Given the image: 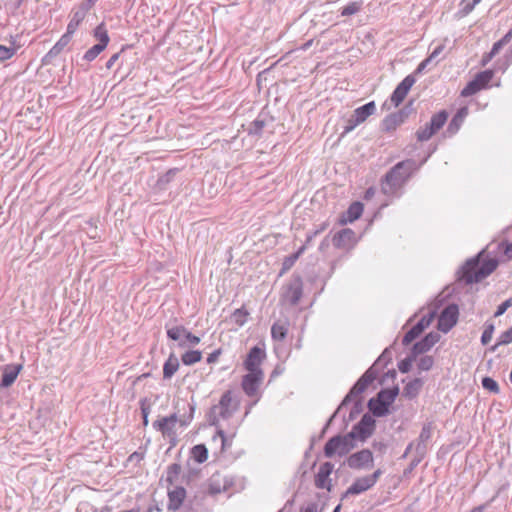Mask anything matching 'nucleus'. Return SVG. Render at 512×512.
<instances>
[{
    "label": "nucleus",
    "mask_w": 512,
    "mask_h": 512,
    "mask_svg": "<svg viewBox=\"0 0 512 512\" xmlns=\"http://www.w3.org/2000/svg\"><path fill=\"white\" fill-rule=\"evenodd\" d=\"M414 160L408 159L397 163L385 176L382 182V191L386 195H396L402 188L411 173L417 169Z\"/></svg>",
    "instance_id": "1"
},
{
    "label": "nucleus",
    "mask_w": 512,
    "mask_h": 512,
    "mask_svg": "<svg viewBox=\"0 0 512 512\" xmlns=\"http://www.w3.org/2000/svg\"><path fill=\"white\" fill-rule=\"evenodd\" d=\"M239 408V401L233 396L232 391H226L219 402L213 405L208 413L211 425L220 426L221 422L228 421Z\"/></svg>",
    "instance_id": "2"
},
{
    "label": "nucleus",
    "mask_w": 512,
    "mask_h": 512,
    "mask_svg": "<svg viewBox=\"0 0 512 512\" xmlns=\"http://www.w3.org/2000/svg\"><path fill=\"white\" fill-rule=\"evenodd\" d=\"M481 254L469 259L462 268L463 278L469 284L480 282L497 268L498 262L495 259H488L480 264Z\"/></svg>",
    "instance_id": "3"
},
{
    "label": "nucleus",
    "mask_w": 512,
    "mask_h": 512,
    "mask_svg": "<svg viewBox=\"0 0 512 512\" xmlns=\"http://www.w3.org/2000/svg\"><path fill=\"white\" fill-rule=\"evenodd\" d=\"M377 378V371L374 366L370 367L355 383L349 394L344 398L338 411L342 410L349 403L354 402L355 410L358 411L361 406L360 395L365 391L370 383Z\"/></svg>",
    "instance_id": "4"
},
{
    "label": "nucleus",
    "mask_w": 512,
    "mask_h": 512,
    "mask_svg": "<svg viewBox=\"0 0 512 512\" xmlns=\"http://www.w3.org/2000/svg\"><path fill=\"white\" fill-rule=\"evenodd\" d=\"M354 433H348L344 436H334L327 441L324 447L326 457L338 455L340 457L347 455L354 448Z\"/></svg>",
    "instance_id": "5"
},
{
    "label": "nucleus",
    "mask_w": 512,
    "mask_h": 512,
    "mask_svg": "<svg viewBox=\"0 0 512 512\" xmlns=\"http://www.w3.org/2000/svg\"><path fill=\"white\" fill-rule=\"evenodd\" d=\"M94 37L99 41V43L92 46L88 49L84 54V59L86 61H93L108 45L109 43V35L103 23L99 24L94 30Z\"/></svg>",
    "instance_id": "6"
},
{
    "label": "nucleus",
    "mask_w": 512,
    "mask_h": 512,
    "mask_svg": "<svg viewBox=\"0 0 512 512\" xmlns=\"http://www.w3.org/2000/svg\"><path fill=\"white\" fill-rule=\"evenodd\" d=\"M346 463L349 468L354 470H368L374 466L373 453L368 449L351 454Z\"/></svg>",
    "instance_id": "7"
},
{
    "label": "nucleus",
    "mask_w": 512,
    "mask_h": 512,
    "mask_svg": "<svg viewBox=\"0 0 512 512\" xmlns=\"http://www.w3.org/2000/svg\"><path fill=\"white\" fill-rule=\"evenodd\" d=\"M375 111L376 105L373 101L355 109L353 115L347 121V126L344 129V133L351 132L358 125L363 123L369 116L374 114Z\"/></svg>",
    "instance_id": "8"
},
{
    "label": "nucleus",
    "mask_w": 512,
    "mask_h": 512,
    "mask_svg": "<svg viewBox=\"0 0 512 512\" xmlns=\"http://www.w3.org/2000/svg\"><path fill=\"white\" fill-rule=\"evenodd\" d=\"M458 314L459 312L456 305L447 306L438 318V329L444 333L450 331L457 323Z\"/></svg>",
    "instance_id": "9"
},
{
    "label": "nucleus",
    "mask_w": 512,
    "mask_h": 512,
    "mask_svg": "<svg viewBox=\"0 0 512 512\" xmlns=\"http://www.w3.org/2000/svg\"><path fill=\"white\" fill-rule=\"evenodd\" d=\"M266 354L265 351L258 346H254L250 349L245 361L244 367L248 372L257 373L263 372L261 369V364L265 359Z\"/></svg>",
    "instance_id": "10"
},
{
    "label": "nucleus",
    "mask_w": 512,
    "mask_h": 512,
    "mask_svg": "<svg viewBox=\"0 0 512 512\" xmlns=\"http://www.w3.org/2000/svg\"><path fill=\"white\" fill-rule=\"evenodd\" d=\"M264 373L257 372L252 373L248 372L242 379V389L245 394L249 397H254L257 395L258 389L263 382Z\"/></svg>",
    "instance_id": "11"
},
{
    "label": "nucleus",
    "mask_w": 512,
    "mask_h": 512,
    "mask_svg": "<svg viewBox=\"0 0 512 512\" xmlns=\"http://www.w3.org/2000/svg\"><path fill=\"white\" fill-rule=\"evenodd\" d=\"M374 426L375 420L370 415L365 414L350 433H354V439L360 438L361 440H365L373 433Z\"/></svg>",
    "instance_id": "12"
},
{
    "label": "nucleus",
    "mask_w": 512,
    "mask_h": 512,
    "mask_svg": "<svg viewBox=\"0 0 512 512\" xmlns=\"http://www.w3.org/2000/svg\"><path fill=\"white\" fill-rule=\"evenodd\" d=\"M178 422L176 414H172L167 417H163L153 422V427L162 433L164 437L175 436V427Z\"/></svg>",
    "instance_id": "13"
},
{
    "label": "nucleus",
    "mask_w": 512,
    "mask_h": 512,
    "mask_svg": "<svg viewBox=\"0 0 512 512\" xmlns=\"http://www.w3.org/2000/svg\"><path fill=\"white\" fill-rule=\"evenodd\" d=\"M415 83V78L412 75L406 76L396 87L394 92L391 95V102L394 106L400 105V103L405 99L409 90Z\"/></svg>",
    "instance_id": "14"
},
{
    "label": "nucleus",
    "mask_w": 512,
    "mask_h": 512,
    "mask_svg": "<svg viewBox=\"0 0 512 512\" xmlns=\"http://www.w3.org/2000/svg\"><path fill=\"white\" fill-rule=\"evenodd\" d=\"M334 469V465L330 462L323 463L315 476V485L319 489L331 490L330 475Z\"/></svg>",
    "instance_id": "15"
},
{
    "label": "nucleus",
    "mask_w": 512,
    "mask_h": 512,
    "mask_svg": "<svg viewBox=\"0 0 512 512\" xmlns=\"http://www.w3.org/2000/svg\"><path fill=\"white\" fill-rule=\"evenodd\" d=\"M302 297V282L299 278L291 281L283 292V300L291 305H295Z\"/></svg>",
    "instance_id": "16"
},
{
    "label": "nucleus",
    "mask_w": 512,
    "mask_h": 512,
    "mask_svg": "<svg viewBox=\"0 0 512 512\" xmlns=\"http://www.w3.org/2000/svg\"><path fill=\"white\" fill-rule=\"evenodd\" d=\"M440 339L436 332L428 333L422 340L416 342L412 347V354L416 357L419 354L429 351Z\"/></svg>",
    "instance_id": "17"
},
{
    "label": "nucleus",
    "mask_w": 512,
    "mask_h": 512,
    "mask_svg": "<svg viewBox=\"0 0 512 512\" xmlns=\"http://www.w3.org/2000/svg\"><path fill=\"white\" fill-rule=\"evenodd\" d=\"M433 427L431 423H427L422 427L418 442L415 444V451L417 455L422 458L427 449V444L431 440Z\"/></svg>",
    "instance_id": "18"
},
{
    "label": "nucleus",
    "mask_w": 512,
    "mask_h": 512,
    "mask_svg": "<svg viewBox=\"0 0 512 512\" xmlns=\"http://www.w3.org/2000/svg\"><path fill=\"white\" fill-rule=\"evenodd\" d=\"M373 487L372 483L368 479L367 476H362L356 478L350 487L345 491L342 498H346L350 495H359L371 489Z\"/></svg>",
    "instance_id": "19"
},
{
    "label": "nucleus",
    "mask_w": 512,
    "mask_h": 512,
    "mask_svg": "<svg viewBox=\"0 0 512 512\" xmlns=\"http://www.w3.org/2000/svg\"><path fill=\"white\" fill-rule=\"evenodd\" d=\"M406 114L404 111H398L396 113H392L384 118L382 122V128L386 132L394 131L398 126H400L405 120Z\"/></svg>",
    "instance_id": "20"
},
{
    "label": "nucleus",
    "mask_w": 512,
    "mask_h": 512,
    "mask_svg": "<svg viewBox=\"0 0 512 512\" xmlns=\"http://www.w3.org/2000/svg\"><path fill=\"white\" fill-rule=\"evenodd\" d=\"M72 39V35L69 33H65L61 36V38L55 43V45L48 51V53L43 58L45 63H48L51 59L59 55L63 49L70 43Z\"/></svg>",
    "instance_id": "21"
},
{
    "label": "nucleus",
    "mask_w": 512,
    "mask_h": 512,
    "mask_svg": "<svg viewBox=\"0 0 512 512\" xmlns=\"http://www.w3.org/2000/svg\"><path fill=\"white\" fill-rule=\"evenodd\" d=\"M467 115H468V108L461 107L457 111V113L454 115V117L451 119V121L447 127L446 133L449 136L456 134L459 131L460 127L462 126Z\"/></svg>",
    "instance_id": "22"
},
{
    "label": "nucleus",
    "mask_w": 512,
    "mask_h": 512,
    "mask_svg": "<svg viewBox=\"0 0 512 512\" xmlns=\"http://www.w3.org/2000/svg\"><path fill=\"white\" fill-rule=\"evenodd\" d=\"M355 233L351 229H343L333 237V244L338 248H346L354 242Z\"/></svg>",
    "instance_id": "23"
},
{
    "label": "nucleus",
    "mask_w": 512,
    "mask_h": 512,
    "mask_svg": "<svg viewBox=\"0 0 512 512\" xmlns=\"http://www.w3.org/2000/svg\"><path fill=\"white\" fill-rule=\"evenodd\" d=\"M21 368H22L21 365L6 366L2 373L0 386L3 388H7V387L11 386L15 382Z\"/></svg>",
    "instance_id": "24"
},
{
    "label": "nucleus",
    "mask_w": 512,
    "mask_h": 512,
    "mask_svg": "<svg viewBox=\"0 0 512 512\" xmlns=\"http://www.w3.org/2000/svg\"><path fill=\"white\" fill-rule=\"evenodd\" d=\"M169 504L170 510H177L185 499L186 491L182 487H177L173 491L169 492Z\"/></svg>",
    "instance_id": "25"
},
{
    "label": "nucleus",
    "mask_w": 512,
    "mask_h": 512,
    "mask_svg": "<svg viewBox=\"0 0 512 512\" xmlns=\"http://www.w3.org/2000/svg\"><path fill=\"white\" fill-rule=\"evenodd\" d=\"M289 323L287 321H277L271 327V337L274 341H283L288 333Z\"/></svg>",
    "instance_id": "26"
},
{
    "label": "nucleus",
    "mask_w": 512,
    "mask_h": 512,
    "mask_svg": "<svg viewBox=\"0 0 512 512\" xmlns=\"http://www.w3.org/2000/svg\"><path fill=\"white\" fill-rule=\"evenodd\" d=\"M179 368V360L174 355L171 354L169 358L166 360L163 366V378L164 379H170L178 370Z\"/></svg>",
    "instance_id": "27"
},
{
    "label": "nucleus",
    "mask_w": 512,
    "mask_h": 512,
    "mask_svg": "<svg viewBox=\"0 0 512 512\" xmlns=\"http://www.w3.org/2000/svg\"><path fill=\"white\" fill-rule=\"evenodd\" d=\"M427 328L424 324V321L419 320L416 325H414L403 337L402 343L403 345L410 344L413 340H415L424 330Z\"/></svg>",
    "instance_id": "28"
},
{
    "label": "nucleus",
    "mask_w": 512,
    "mask_h": 512,
    "mask_svg": "<svg viewBox=\"0 0 512 512\" xmlns=\"http://www.w3.org/2000/svg\"><path fill=\"white\" fill-rule=\"evenodd\" d=\"M369 409L375 416L382 417L388 413V405L381 401L377 396V399H371L368 403Z\"/></svg>",
    "instance_id": "29"
},
{
    "label": "nucleus",
    "mask_w": 512,
    "mask_h": 512,
    "mask_svg": "<svg viewBox=\"0 0 512 512\" xmlns=\"http://www.w3.org/2000/svg\"><path fill=\"white\" fill-rule=\"evenodd\" d=\"M86 14L84 10L78 8L76 11H74L72 18L70 22L67 25V33L73 35L75 31L77 30L80 23L84 20L86 17Z\"/></svg>",
    "instance_id": "30"
},
{
    "label": "nucleus",
    "mask_w": 512,
    "mask_h": 512,
    "mask_svg": "<svg viewBox=\"0 0 512 512\" xmlns=\"http://www.w3.org/2000/svg\"><path fill=\"white\" fill-rule=\"evenodd\" d=\"M363 213V205L360 202L352 203L346 213V221L353 222L357 220Z\"/></svg>",
    "instance_id": "31"
},
{
    "label": "nucleus",
    "mask_w": 512,
    "mask_h": 512,
    "mask_svg": "<svg viewBox=\"0 0 512 512\" xmlns=\"http://www.w3.org/2000/svg\"><path fill=\"white\" fill-rule=\"evenodd\" d=\"M448 114L446 111H440L439 113L432 116L429 126L433 128L434 131H439L445 122L447 121Z\"/></svg>",
    "instance_id": "32"
},
{
    "label": "nucleus",
    "mask_w": 512,
    "mask_h": 512,
    "mask_svg": "<svg viewBox=\"0 0 512 512\" xmlns=\"http://www.w3.org/2000/svg\"><path fill=\"white\" fill-rule=\"evenodd\" d=\"M422 385V380L416 378L407 383V385L404 387V394L410 398L415 397L419 393V390L421 389Z\"/></svg>",
    "instance_id": "33"
},
{
    "label": "nucleus",
    "mask_w": 512,
    "mask_h": 512,
    "mask_svg": "<svg viewBox=\"0 0 512 512\" xmlns=\"http://www.w3.org/2000/svg\"><path fill=\"white\" fill-rule=\"evenodd\" d=\"M201 359H202V353L198 350L187 351L181 357L183 364L187 365V366L193 365V364L199 362Z\"/></svg>",
    "instance_id": "34"
},
{
    "label": "nucleus",
    "mask_w": 512,
    "mask_h": 512,
    "mask_svg": "<svg viewBox=\"0 0 512 512\" xmlns=\"http://www.w3.org/2000/svg\"><path fill=\"white\" fill-rule=\"evenodd\" d=\"M494 76V72L492 70H485L478 73L474 77V81L481 87V89H485L489 82L492 80Z\"/></svg>",
    "instance_id": "35"
},
{
    "label": "nucleus",
    "mask_w": 512,
    "mask_h": 512,
    "mask_svg": "<svg viewBox=\"0 0 512 512\" xmlns=\"http://www.w3.org/2000/svg\"><path fill=\"white\" fill-rule=\"evenodd\" d=\"M192 456L198 463H203L208 458V450L203 444L196 445L192 448Z\"/></svg>",
    "instance_id": "36"
},
{
    "label": "nucleus",
    "mask_w": 512,
    "mask_h": 512,
    "mask_svg": "<svg viewBox=\"0 0 512 512\" xmlns=\"http://www.w3.org/2000/svg\"><path fill=\"white\" fill-rule=\"evenodd\" d=\"M248 315L249 313L244 308L236 309L231 315V321L241 327L247 322Z\"/></svg>",
    "instance_id": "37"
},
{
    "label": "nucleus",
    "mask_w": 512,
    "mask_h": 512,
    "mask_svg": "<svg viewBox=\"0 0 512 512\" xmlns=\"http://www.w3.org/2000/svg\"><path fill=\"white\" fill-rule=\"evenodd\" d=\"M397 395L398 388L382 390L378 393V397L381 399V401L385 402L388 406L394 402Z\"/></svg>",
    "instance_id": "38"
},
{
    "label": "nucleus",
    "mask_w": 512,
    "mask_h": 512,
    "mask_svg": "<svg viewBox=\"0 0 512 512\" xmlns=\"http://www.w3.org/2000/svg\"><path fill=\"white\" fill-rule=\"evenodd\" d=\"M185 333H187V329L184 326H174L167 329V336L174 341L185 336Z\"/></svg>",
    "instance_id": "39"
},
{
    "label": "nucleus",
    "mask_w": 512,
    "mask_h": 512,
    "mask_svg": "<svg viewBox=\"0 0 512 512\" xmlns=\"http://www.w3.org/2000/svg\"><path fill=\"white\" fill-rule=\"evenodd\" d=\"M436 133V131L433 130V128L431 126H429V124H427L425 127L423 128H420L418 131H417V139L419 141H427L429 140L434 134Z\"/></svg>",
    "instance_id": "40"
},
{
    "label": "nucleus",
    "mask_w": 512,
    "mask_h": 512,
    "mask_svg": "<svg viewBox=\"0 0 512 512\" xmlns=\"http://www.w3.org/2000/svg\"><path fill=\"white\" fill-rule=\"evenodd\" d=\"M18 47H7L4 45H0V61H6L11 59L17 52Z\"/></svg>",
    "instance_id": "41"
},
{
    "label": "nucleus",
    "mask_w": 512,
    "mask_h": 512,
    "mask_svg": "<svg viewBox=\"0 0 512 512\" xmlns=\"http://www.w3.org/2000/svg\"><path fill=\"white\" fill-rule=\"evenodd\" d=\"M480 90H482L481 87L473 79L470 82H468V84L463 88V90L461 91V95L463 97L472 96L475 93L479 92Z\"/></svg>",
    "instance_id": "42"
},
{
    "label": "nucleus",
    "mask_w": 512,
    "mask_h": 512,
    "mask_svg": "<svg viewBox=\"0 0 512 512\" xmlns=\"http://www.w3.org/2000/svg\"><path fill=\"white\" fill-rule=\"evenodd\" d=\"M511 342H512V327L500 334V336L497 339L496 345L493 347V350H495V348L497 346L507 345Z\"/></svg>",
    "instance_id": "43"
},
{
    "label": "nucleus",
    "mask_w": 512,
    "mask_h": 512,
    "mask_svg": "<svg viewBox=\"0 0 512 512\" xmlns=\"http://www.w3.org/2000/svg\"><path fill=\"white\" fill-rule=\"evenodd\" d=\"M361 9V3L360 2H352L348 4L347 6L343 7L341 11L342 16H351L356 13H358Z\"/></svg>",
    "instance_id": "44"
},
{
    "label": "nucleus",
    "mask_w": 512,
    "mask_h": 512,
    "mask_svg": "<svg viewBox=\"0 0 512 512\" xmlns=\"http://www.w3.org/2000/svg\"><path fill=\"white\" fill-rule=\"evenodd\" d=\"M493 333H494V325L492 323H486L485 329L481 336V343L483 345H487L491 341V339L493 337Z\"/></svg>",
    "instance_id": "45"
},
{
    "label": "nucleus",
    "mask_w": 512,
    "mask_h": 512,
    "mask_svg": "<svg viewBox=\"0 0 512 512\" xmlns=\"http://www.w3.org/2000/svg\"><path fill=\"white\" fill-rule=\"evenodd\" d=\"M434 359L432 356H423L418 361V369L421 371H428L432 368Z\"/></svg>",
    "instance_id": "46"
},
{
    "label": "nucleus",
    "mask_w": 512,
    "mask_h": 512,
    "mask_svg": "<svg viewBox=\"0 0 512 512\" xmlns=\"http://www.w3.org/2000/svg\"><path fill=\"white\" fill-rule=\"evenodd\" d=\"M482 386L483 388H485L486 390L490 391V392H493V393H499V386L497 384V382L490 378V377H484L482 379Z\"/></svg>",
    "instance_id": "47"
},
{
    "label": "nucleus",
    "mask_w": 512,
    "mask_h": 512,
    "mask_svg": "<svg viewBox=\"0 0 512 512\" xmlns=\"http://www.w3.org/2000/svg\"><path fill=\"white\" fill-rule=\"evenodd\" d=\"M480 2L481 0H462L461 5L463 13L465 15L469 14L474 9V7Z\"/></svg>",
    "instance_id": "48"
},
{
    "label": "nucleus",
    "mask_w": 512,
    "mask_h": 512,
    "mask_svg": "<svg viewBox=\"0 0 512 512\" xmlns=\"http://www.w3.org/2000/svg\"><path fill=\"white\" fill-rule=\"evenodd\" d=\"M510 307H512V296L498 306L494 316L499 317L503 315Z\"/></svg>",
    "instance_id": "49"
},
{
    "label": "nucleus",
    "mask_w": 512,
    "mask_h": 512,
    "mask_svg": "<svg viewBox=\"0 0 512 512\" xmlns=\"http://www.w3.org/2000/svg\"><path fill=\"white\" fill-rule=\"evenodd\" d=\"M445 48L444 44H440L434 48L429 57L427 58V62H434L435 64L438 62V57L443 52Z\"/></svg>",
    "instance_id": "50"
},
{
    "label": "nucleus",
    "mask_w": 512,
    "mask_h": 512,
    "mask_svg": "<svg viewBox=\"0 0 512 512\" xmlns=\"http://www.w3.org/2000/svg\"><path fill=\"white\" fill-rule=\"evenodd\" d=\"M264 125H265V122L263 120H260V119L254 120L249 127V133L256 134V135L259 134L262 131Z\"/></svg>",
    "instance_id": "51"
},
{
    "label": "nucleus",
    "mask_w": 512,
    "mask_h": 512,
    "mask_svg": "<svg viewBox=\"0 0 512 512\" xmlns=\"http://www.w3.org/2000/svg\"><path fill=\"white\" fill-rule=\"evenodd\" d=\"M414 359H415V357L412 355L411 357L402 360L398 364L399 371L402 372V373L409 372V370L411 369L412 362L414 361Z\"/></svg>",
    "instance_id": "52"
},
{
    "label": "nucleus",
    "mask_w": 512,
    "mask_h": 512,
    "mask_svg": "<svg viewBox=\"0 0 512 512\" xmlns=\"http://www.w3.org/2000/svg\"><path fill=\"white\" fill-rule=\"evenodd\" d=\"M177 173V169H171L169 170L165 175L159 178V184L164 185L171 181V179L174 177V175Z\"/></svg>",
    "instance_id": "53"
},
{
    "label": "nucleus",
    "mask_w": 512,
    "mask_h": 512,
    "mask_svg": "<svg viewBox=\"0 0 512 512\" xmlns=\"http://www.w3.org/2000/svg\"><path fill=\"white\" fill-rule=\"evenodd\" d=\"M297 259H298V257L295 254H292L289 257H286L283 261V270L286 271V270L290 269L294 265V263L296 262Z\"/></svg>",
    "instance_id": "54"
},
{
    "label": "nucleus",
    "mask_w": 512,
    "mask_h": 512,
    "mask_svg": "<svg viewBox=\"0 0 512 512\" xmlns=\"http://www.w3.org/2000/svg\"><path fill=\"white\" fill-rule=\"evenodd\" d=\"M504 46H505V44L502 43L501 40L495 42L493 44L491 51L489 52V59H492L500 51V49H502Z\"/></svg>",
    "instance_id": "55"
},
{
    "label": "nucleus",
    "mask_w": 512,
    "mask_h": 512,
    "mask_svg": "<svg viewBox=\"0 0 512 512\" xmlns=\"http://www.w3.org/2000/svg\"><path fill=\"white\" fill-rule=\"evenodd\" d=\"M186 340L192 345L195 346L199 344L200 338L198 336L193 335L191 332L187 330V333H185Z\"/></svg>",
    "instance_id": "56"
},
{
    "label": "nucleus",
    "mask_w": 512,
    "mask_h": 512,
    "mask_svg": "<svg viewBox=\"0 0 512 512\" xmlns=\"http://www.w3.org/2000/svg\"><path fill=\"white\" fill-rule=\"evenodd\" d=\"M140 408H141L142 416H149L150 405H149L147 399H143L140 401Z\"/></svg>",
    "instance_id": "57"
},
{
    "label": "nucleus",
    "mask_w": 512,
    "mask_h": 512,
    "mask_svg": "<svg viewBox=\"0 0 512 512\" xmlns=\"http://www.w3.org/2000/svg\"><path fill=\"white\" fill-rule=\"evenodd\" d=\"M221 354V350L220 349H217L215 351H213L211 354H209V356L207 357V363L208 364H213L215 362H217L219 356Z\"/></svg>",
    "instance_id": "58"
},
{
    "label": "nucleus",
    "mask_w": 512,
    "mask_h": 512,
    "mask_svg": "<svg viewBox=\"0 0 512 512\" xmlns=\"http://www.w3.org/2000/svg\"><path fill=\"white\" fill-rule=\"evenodd\" d=\"M382 473H383V472H382V470H381V469H377L376 471H374V473H373V474H371V475H366V476L368 477V479L370 480V482H371V483H372V485L374 486V485L377 483V481H378L379 477L382 475Z\"/></svg>",
    "instance_id": "59"
},
{
    "label": "nucleus",
    "mask_w": 512,
    "mask_h": 512,
    "mask_svg": "<svg viewBox=\"0 0 512 512\" xmlns=\"http://www.w3.org/2000/svg\"><path fill=\"white\" fill-rule=\"evenodd\" d=\"M98 0H86L82 5L79 7L80 9L84 10L85 13H87L97 2Z\"/></svg>",
    "instance_id": "60"
},
{
    "label": "nucleus",
    "mask_w": 512,
    "mask_h": 512,
    "mask_svg": "<svg viewBox=\"0 0 512 512\" xmlns=\"http://www.w3.org/2000/svg\"><path fill=\"white\" fill-rule=\"evenodd\" d=\"M119 56H120V53H115L113 54L107 61L106 63V68L107 69H111L114 64L116 63V61L119 59Z\"/></svg>",
    "instance_id": "61"
},
{
    "label": "nucleus",
    "mask_w": 512,
    "mask_h": 512,
    "mask_svg": "<svg viewBox=\"0 0 512 512\" xmlns=\"http://www.w3.org/2000/svg\"><path fill=\"white\" fill-rule=\"evenodd\" d=\"M434 316V312H429L427 315H424L420 320L424 321L425 326L428 327L431 324L432 320L434 319Z\"/></svg>",
    "instance_id": "62"
},
{
    "label": "nucleus",
    "mask_w": 512,
    "mask_h": 512,
    "mask_svg": "<svg viewBox=\"0 0 512 512\" xmlns=\"http://www.w3.org/2000/svg\"><path fill=\"white\" fill-rule=\"evenodd\" d=\"M300 512H317V505L315 503H309L303 507Z\"/></svg>",
    "instance_id": "63"
},
{
    "label": "nucleus",
    "mask_w": 512,
    "mask_h": 512,
    "mask_svg": "<svg viewBox=\"0 0 512 512\" xmlns=\"http://www.w3.org/2000/svg\"><path fill=\"white\" fill-rule=\"evenodd\" d=\"M512 39V28L500 39L505 45Z\"/></svg>",
    "instance_id": "64"
}]
</instances>
